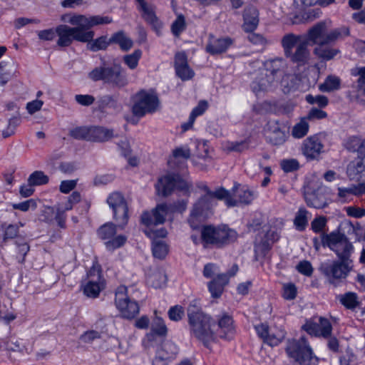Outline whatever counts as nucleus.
<instances>
[{
	"label": "nucleus",
	"mask_w": 365,
	"mask_h": 365,
	"mask_svg": "<svg viewBox=\"0 0 365 365\" xmlns=\"http://www.w3.org/2000/svg\"><path fill=\"white\" fill-rule=\"evenodd\" d=\"M169 251L168 245L161 239H154L152 242V252L155 258L163 259Z\"/></svg>",
	"instance_id": "nucleus-39"
},
{
	"label": "nucleus",
	"mask_w": 365,
	"mask_h": 365,
	"mask_svg": "<svg viewBox=\"0 0 365 365\" xmlns=\"http://www.w3.org/2000/svg\"><path fill=\"white\" fill-rule=\"evenodd\" d=\"M103 289V284L101 281H96V279H88L83 286V293L88 297L96 298L101 291Z\"/></svg>",
	"instance_id": "nucleus-37"
},
{
	"label": "nucleus",
	"mask_w": 365,
	"mask_h": 365,
	"mask_svg": "<svg viewBox=\"0 0 365 365\" xmlns=\"http://www.w3.org/2000/svg\"><path fill=\"white\" fill-rule=\"evenodd\" d=\"M187 312L191 335L210 349L215 339L214 332L211 329V318L202 312L197 299L190 302Z\"/></svg>",
	"instance_id": "nucleus-1"
},
{
	"label": "nucleus",
	"mask_w": 365,
	"mask_h": 365,
	"mask_svg": "<svg viewBox=\"0 0 365 365\" xmlns=\"http://www.w3.org/2000/svg\"><path fill=\"white\" fill-rule=\"evenodd\" d=\"M106 202L113 211V219L120 229H123L129 220L127 202L120 192H113L107 197Z\"/></svg>",
	"instance_id": "nucleus-10"
},
{
	"label": "nucleus",
	"mask_w": 365,
	"mask_h": 365,
	"mask_svg": "<svg viewBox=\"0 0 365 365\" xmlns=\"http://www.w3.org/2000/svg\"><path fill=\"white\" fill-rule=\"evenodd\" d=\"M69 135L76 140L88 141L89 127L79 126L74 128L70 130Z\"/></svg>",
	"instance_id": "nucleus-50"
},
{
	"label": "nucleus",
	"mask_w": 365,
	"mask_h": 365,
	"mask_svg": "<svg viewBox=\"0 0 365 365\" xmlns=\"http://www.w3.org/2000/svg\"><path fill=\"white\" fill-rule=\"evenodd\" d=\"M49 178L44 174L43 171L36 170L33 172L29 177L27 182L30 185L40 186L46 185L48 182Z\"/></svg>",
	"instance_id": "nucleus-44"
},
{
	"label": "nucleus",
	"mask_w": 365,
	"mask_h": 365,
	"mask_svg": "<svg viewBox=\"0 0 365 365\" xmlns=\"http://www.w3.org/2000/svg\"><path fill=\"white\" fill-rule=\"evenodd\" d=\"M340 303L347 309L355 310L361 302L359 301L356 293L352 292H346L338 296Z\"/></svg>",
	"instance_id": "nucleus-35"
},
{
	"label": "nucleus",
	"mask_w": 365,
	"mask_h": 365,
	"mask_svg": "<svg viewBox=\"0 0 365 365\" xmlns=\"http://www.w3.org/2000/svg\"><path fill=\"white\" fill-rule=\"evenodd\" d=\"M232 317L227 313L217 317L218 334L221 339L230 341L235 335V328L233 325Z\"/></svg>",
	"instance_id": "nucleus-21"
},
{
	"label": "nucleus",
	"mask_w": 365,
	"mask_h": 365,
	"mask_svg": "<svg viewBox=\"0 0 365 365\" xmlns=\"http://www.w3.org/2000/svg\"><path fill=\"white\" fill-rule=\"evenodd\" d=\"M306 101L309 104H317L320 108L326 107L329 102L327 97L322 95L313 96L312 95L309 94L306 96Z\"/></svg>",
	"instance_id": "nucleus-55"
},
{
	"label": "nucleus",
	"mask_w": 365,
	"mask_h": 365,
	"mask_svg": "<svg viewBox=\"0 0 365 365\" xmlns=\"http://www.w3.org/2000/svg\"><path fill=\"white\" fill-rule=\"evenodd\" d=\"M168 314L170 320L178 322L182 319V317L184 316V309L180 305H175L170 308Z\"/></svg>",
	"instance_id": "nucleus-56"
},
{
	"label": "nucleus",
	"mask_w": 365,
	"mask_h": 365,
	"mask_svg": "<svg viewBox=\"0 0 365 365\" xmlns=\"http://www.w3.org/2000/svg\"><path fill=\"white\" fill-rule=\"evenodd\" d=\"M174 66L177 76L182 81L190 80L195 75L193 70L188 65L187 55L184 51L175 53Z\"/></svg>",
	"instance_id": "nucleus-17"
},
{
	"label": "nucleus",
	"mask_w": 365,
	"mask_h": 365,
	"mask_svg": "<svg viewBox=\"0 0 365 365\" xmlns=\"http://www.w3.org/2000/svg\"><path fill=\"white\" fill-rule=\"evenodd\" d=\"M159 105V99L155 93L140 91L135 96L132 112L135 116L141 118L147 113H155Z\"/></svg>",
	"instance_id": "nucleus-12"
},
{
	"label": "nucleus",
	"mask_w": 365,
	"mask_h": 365,
	"mask_svg": "<svg viewBox=\"0 0 365 365\" xmlns=\"http://www.w3.org/2000/svg\"><path fill=\"white\" fill-rule=\"evenodd\" d=\"M187 205V200H180L167 205L165 203L158 205L151 212L145 211L143 212L140 220L145 226H152L163 224L165 221V216L168 212H183Z\"/></svg>",
	"instance_id": "nucleus-6"
},
{
	"label": "nucleus",
	"mask_w": 365,
	"mask_h": 365,
	"mask_svg": "<svg viewBox=\"0 0 365 365\" xmlns=\"http://www.w3.org/2000/svg\"><path fill=\"white\" fill-rule=\"evenodd\" d=\"M149 281L151 282V285L157 289V288H161L163 287L167 281V277L166 275L161 272H158L155 273H153L149 278Z\"/></svg>",
	"instance_id": "nucleus-52"
},
{
	"label": "nucleus",
	"mask_w": 365,
	"mask_h": 365,
	"mask_svg": "<svg viewBox=\"0 0 365 365\" xmlns=\"http://www.w3.org/2000/svg\"><path fill=\"white\" fill-rule=\"evenodd\" d=\"M304 196L309 207L321 209L327 205L326 196L320 188L313 190L307 186L304 188Z\"/></svg>",
	"instance_id": "nucleus-22"
},
{
	"label": "nucleus",
	"mask_w": 365,
	"mask_h": 365,
	"mask_svg": "<svg viewBox=\"0 0 365 365\" xmlns=\"http://www.w3.org/2000/svg\"><path fill=\"white\" fill-rule=\"evenodd\" d=\"M136 1L138 3V9L141 12L142 18L154 30L158 31L162 26V24L155 14L153 6L148 4L145 0H136Z\"/></svg>",
	"instance_id": "nucleus-18"
},
{
	"label": "nucleus",
	"mask_w": 365,
	"mask_h": 365,
	"mask_svg": "<svg viewBox=\"0 0 365 365\" xmlns=\"http://www.w3.org/2000/svg\"><path fill=\"white\" fill-rule=\"evenodd\" d=\"M341 34L339 29L328 32L327 24L320 21L310 28L307 34L301 35L302 38L309 45L322 43H332L335 42Z\"/></svg>",
	"instance_id": "nucleus-9"
},
{
	"label": "nucleus",
	"mask_w": 365,
	"mask_h": 365,
	"mask_svg": "<svg viewBox=\"0 0 365 365\" xmlns=\"http://www.w3.org/2000/svg\"><path fill=\"white\" fill-rule=\"evenodd\" d=\"M278 122H271L267 125V139L272 145H282L287 138L288 130H284Z\"/></svg>",
	"instance_id": "nucleus-20"
},
{
	"label": "nucleus",
	"mask_w": 365,
	"mask_h": 365,
	"mask_svg": "<svg viewBox=\"0 0 365 365\" xmlns=\"http://www.w3.org/2000/svg\"><path fill=\"white\" fill-rule=\"evenodd\" d=\"M149 227L150 226H147ZM144 233L149 237L150 238L153 239H160V238H164L167 236V230L164 228L158 229V230H153L151 228H147L144 230Z\"/></svg>",
	"instance_id": "nucleus-59"
},
{
	"label": "nucleus",
	"mask_w": 365,
	"mask_h": 365,
	"mask_svg": "<svg viewBox=\"0 0 365 365\" xmlns=\"http://www.w3.org/2000/svg\"><path fill=\"white\" fill-rule=\"evenodd\" d=\"M243 29L245 32L254 31L259 24V12L256 7L248 6L244 10Z\"/></svg>",
	"instance_id": "nucleus-26"
},
{
	"label": "nucleus",
	"mask_w": 365,
	"mask_h": 365,
	"mask_svg": "<svg viewBox=\"0 0 365 365\" xmlns=\"http://www.w3.org/2000/svg\"><path fill=\"white\" fill-rule=\"evenodd\" d=\"M341 81L339 77L329 76L324 82L319 86V90L322 92H331L339 89Z\"/></svg>",
	"instance_id": "nucleus-42"
},
{
	"label": "nucleus",
	"mask_w": 365,
	"mask_h": 365,
	"mask_svg": "<svg viewBox=\"0 0 365 365\" xmlns=\"http://www.w3.org/2000/svg\"><path fill=\"white\" fill-rule=\"evenodd\" d=\"M296 269L299 273L307 277H310L313 273L312 264L307 260L299 262L297 265Z\"/></svg>",
	"instance_id": "nucleus-60"
},
{
	"label": "nucleus",
	"mask_w": 365,
	"mask_h": 365,
	"mask_svg": "<svg viewBox=\"0 0 365 365\" xmlns=\"http://www.w3.org/2000/svg\"><path fill=\"white\" fill-rule=\"evenodd\" d=\"M67 16H63L62 20L68 21L73 26H75L73 29H77L78 34L76 36V41L80 42H86L92 40L94 37L95 33L93 31H88L92 28L91 18L87 17L84 15H73L66 20Z\"/></svg>",
	"instance_id": "nucleus-14"
},
{
	"label": "nucleus",
	"mask_w": 365,
	"mask_h": 365,
	"mask_svg": "<svg viewBox=\"0 0 365 365\" xmlns=\"http://www.w3.org/2000/svg\"><path fill=\"white\" fill-rule=\"evenodd\" d=\"M12 207L14 210H19L22 212H26L29 209L34 210L37 207V203L35 200L29 199L26 201L12 204Z\"/></svg>",
	"instance_id": "nucleus-54"
},
{
	"label": "nucleus",
	"mask_w": 365,
	"mask_h": 365,
	"mask_svg": "<svg viewBox=\"0 0 365 365\" xmlns=\"http://www.w3.org/2000/svg\"><path fill=\"white\" fill-rule=\"evenodd\" d=\"M117 227H118V223L115 225L113 222H108L98 230V237L103 240H108L105 242V245L109 251L122 247L126 242V237L124 235H120L114 237L116 234Z\"/></svg>",
	"instance_id": "nucleus-15"
},
{
	"label": "nucleus",
	"mask_w": 365,
	"mask_h": 365,
	"mask_svg": "<svg viewBox=\"0 0 365 365\" xmlns=\"http://www.w3.org/2000/svg\"><path fill=\"white\" fill-rule=\"evenodd\" d=\"M275 81L274 77L269 76L262 71L251 83V88L256 95H258L260 92L270 90Z\"/></svg>",
	"instance_id": "nucleus-28"
},
{
	"label": "nucleus",
	"mask_w": 365,
	"mask_h": 365,
	"mask_svg": "<svg viewBox=\"0 0 365 365\" xmlns=\"http://www.w3.org/2000/svg\"><path fill=\"white\" fill-rule=\"evenodd\" d=\"M202 189L206 193L204 196L215 197L220 200H225L229 207H234L237 205V200L232 198L230 192L222 187L217 188L215 191H211L207 185H204Z\"/></svg>",
	"instance_id": "nucleus-29"
},
{
	"label": "nucleus",
	"mask_w": 365,
	"mask_h": 365,
	"mask_svg": "<svg viewBox=\"0 0 365 365\" xmlns=\"http://www.w3.org/2000/svg\"><path fill=\"white\" fill-rule=\"evenodd\" d=\"M331 43H322L317 46L314 50V53L323 61H327L333 59L340 51L337 48L330 47Z\"/></svg>",
	"instance_id": "nucleus-34"
},
{
	"label": "nucleus",
	"mask_w": 365,
	"mask_h": 365,
	"mask_svg": "<svg viewBox=\"0 0 365 365\" xmlns=\"http://www.w3.org/2000/svg\"><path fill=\"white\" fill-rule=\"evenodd\" d=\"M255 329L258 336L267 344V339H268L267 337L270 331L269 326L266 323H260L255 325Z\"/></svg>",
	"instance_id": "nucleus-58"
},
{
	"label": "nucleus",
	"mask_w": 365,
	"mask_h": 365,
	"mask_svg": "<svg viewBox=\"0 0 365 365\" xmlns=\"http://www.w3.org/2000/svg\"><path fill=\"white\" fill-rule=\"evenodd\" d=\"M231 38H220L210 39L206 46V51L211 55H217L225 52L232 44Z\"/></svg>",
	"instance_id": "nucleus-27"
},
{
	"label": "nucleus",
	"mask_w": 365,
	"mask_h": 365,
	"mask_svg": "<svg viewBox=\"0 0 365 365\" xmlns=\"http://www.w3.org/2000/svg\"><path fill=\"white\" fill-rule=\"evenodd\" d=\"M238 186L239 187H234L235 197L238 198L240 203L245 205L250 204L256 196L255 192L250 190L247 186L240 187V185H238Z\"/></svg>",
	"instance_id": "nucleus-36"
},
{
	"label": "nucleus",
	"mask_w": 365,
	"mask_h": 365,
	"mask_svg": "<svg viewBox=\"0 0 365 365\" xmlns=\"http://www.w3.org/2000/svg\"><path fill=\"white\" fill-rule=\"evenodd\" d=\"M110 42L119 46L122 51H128L133 46V41L123 31H118L110 38Z\"/></svg>",
	"instance_id": "nucleus-32"
},
{
	"label": "nucleus",
	"mask_w": 365,
	"mask_h": 365,
	"mask_svg": "<svg viewBox=\"0 0 365 365\" xmlns=\"http://www.w3.org/2000/svg\"><path fill=\"white\" fill-rule=\"evenodd\" d=\"M186 29L185 16L179 14L171 25V31L175 36L178 37Z\"/></svg>",
	"instance_id": "nucleus-51"
},
{
	"label": "nucleus",
	"mask_w": 365,
	"mask_h": 365,
	"mask_svg": "<svg viewBox=\"0 0 365 365\" xmlns=\"http://www.w3.org/2000/svg\"><path fill=\"white\" fill-rule=\"evenodd\" d=\"M178 347L172 341H166L163 343L156 351V354L160 356L169 361L173 359L178 353Z\"/></svg>",
	"instance_id": "nucleus-38"
},
{
	"label": "nucleus",
	"mask_w": 365,
	"mask_h": 365,
	"mask_svg": "<svg viewBox=\"0 0 365 365\" xmlns=\"http://www.w3.org/2000/svg\"><path fill=\"white\" fill-rule=\"evenodd\" d=\"M113 137V130L101 126L89 127L88 141L103 143Z\"/></svg>",
	"instance_id": "nucleus-31"
},
{
	"label": "nucleus",
	"mask_w": 365,
	"mask_h": 365,
	"mask_svg": "<svg viewBox=\"0 0 365 365\" xmlns=\"http://www.w3.org/2000/svg\"><path fill=\"white\" fill-rule=\"evenodd\" d=\"M322 245L328 247L338 257V259L353 264L351 256L354 248L348 237L339 232H331L329 234L322 233L321 235Z\"/></svg>",
	"instance_id": "nucleus-4"
},
{
	"label": "nucleus",
	"mask_w": 365,
	"mask_h": 365,
	"mask_svg": "<svg viewBox=\"0 0 365 365\" xmlns=\"http://www.w3.org/2000/svg\"><path fill=\"white\" fill-rule=\"evenodd\" d=\"M1 228L4 230L3 241L6 242L8 240H13L18 236L19 232V226L17 224H8L2 222Z\"/></svg>",
	"instance_id": "nucleus-43"
},
{
	"label": "nucleus",
	"mask_w": 365,
	"mask_h": 365,
	"mask_svg": "<svg viewBox=\"0 0 365 365\" xmlns=\"http://www.w3.org/2000/svg\"><path fill=\"white\" fill-rule=\"evenodd\" d=\"M351 161L346 168V174L351 180L360 181L365 178V153Z\"/></svg>",
	"instance_id": "nucleus-19"
},
{
	"label": "nucleus",
	"mask_w": 365,
	"mask_h": 365,
	"mask_svg": "<svg viewBox=\"0 0 365 365\" xmlns=\"http://www.w3.org/2000/svg\"><path fill=\"white\" fill-rule=\"evenodd\" d=\"M228 284V277L225 274H220L208 283V289L213 298H219L222 295L225 287Z\"/></svg>",
	"instance_id": "nucleus-30"
},
{
	"label": "nucleus",
	"mask_w": 365,
	"mask_h": 365,
	"mask_svg": "<svg viewBox=\"0 0 365 365\" xmlns=\"http://www.w3.org/2000/svg\"><path fill=\"white\" fill-rule=\"evenodd\" d=\"M297 290L294 284L289 283L284 285L283 297L287 300H292L297 296Z\"/></svg>",
	"instance_id": "nucleus-63"
},
{
	"label": "nucleus",
	"mask_w": 365,
	"mask_h": 365,
	"mask_svg": "<svg viewBox=\"0 0 365 365\" xmlns=\"http://www.w3.org/2000/svg\"><path fill=\"white\" fill-rule=\"evenodd\" d=\"M86 43H87V49L93 52L106 50L108 46L111 44L110 38H108L106 36H101L95 40L93 38Z\"/></svg>",
	"instance_id": "nucleus-40"
},
{
	"label": "nucleus",
	"mask_w": 365,
	"mask_h": 365,
	"mask_svg": "<svg viewBox=\"0 0 365 365\" xmlns=\"http://www.w3.org/2000/svg\"><path fill=\"white\" fill-rule=\"evenodd\" d=\"M215 197L209 196H202L196 202L191 212V215L194 217H200L207 218L211 214V210L215 205Z\"/></svg>",
	"instance_id": "nucleus-25"
},
{
	"label": "nucleus",
	"mask_w": 365,
	"mask_h": 365,
	"mask_svg": "<svg viewBox=\"0 0 365 365\" xmlns=\"http://www.w3.org/2000/svg\"><path fill=\"white\" fill-rule=\"evenodd\" d=\"M307 214V211L302 208L299 209L297 212L294 220V224L297 230L303 231L305 230L308 223Z\"/></svg>",
	"instance_id": "nucleus-48"
},
{
	"label": "nucleus",
	"mask_w": 365,
	"mask_h": 365,
	"mask_svg": "<svg viewBox=\"0 0 365 365\" xmlns=\"http://www.w3.org/2000/svg\"><path fill=\"white\" fill-rule=\"evenodd\" d=\"M88 78L93 81H102L115 88H122L128 83L126 71L120 63L115 62L108 65L104 61L102 66L89 72Z\"/></svg>",
	"instance_id": "nucleus-2"
},
{
	"label": "nucleus",
	"mask_w": 365,
	"mask_h": 365,
	"mask_svg": "<svg viewBox=\"0 0 365 365\" xmlns=\"http://www.w3.org/2000/svg\"><path fill=\"white\" fill-rule=\"evenodd\" d=\"M309 124L307 118H302L292 128V135L295 138H302L304 137L309 130Z\"/></svg>",
	"instance_id": "nucleus-47"
},
{
	"label": "nucleus",
	"mask_w": 365,
	"mask_h": 365,
	"mask_svg": "<svg viewBox=\"0 0 365 365\" xmlns=\"http://www.w3.org/2000/svg\"><path fill=\"white\" fill-rule=\"evenodd\" d=\"M352 269L353 264L339 259L322 262L319 267L327 281L335 287L346 279Z\"/></svg>",
	"instance_id": "nucleus-8"
},
{
	"label": "nucleus",
	"mask_w": 365,
	"mask_h": 365,
	"mask_svg": "<svg viewBox=\"0 0 365 365\" xmlns=\"http://www.w3.org/2000/svg\"><path fill=\"white\" fill-rule=\"evenodd\" d=\"M285 351L287 356L299 365H317L318 359L304 336L289 339Z\"/></svg>",
	"instance_id": "nucleus-5"
},
{
	"label": "nucleus",
	"mask_w": 365,
	"mask_h": 365,
	"mask_svg": "<svg viewBox=\"0 0 365 365\" xmlns=\"http://www.w3.org/2000/svg\"><path fill=\"white\" fill-rule=\"evenodd\" d=\"M248 147L249 141L247 140H245L241 141L228 142L227 149L229 151L241 153L248 149Z\"/></svg>",
	"instance_id": "nucleus-53"
},
{
	"label": "nucleus",
	"mask_w": 365,
	"mask_h": 365,
	"mask_svg": "<svg viewBox=\"0 0 365 365\" xmlns=\"http://www.w3.org/2000/svg\"><path fill=\"white\" fill-rule=\"evenodd\" d=\"M156 193L163 197L170 195L174 190H187V182L177 173H168L158 178L155 185Z\"/></svg>",
	"instance_id": "nucleus-11"
},
{
	"label": "nucleus",
	"mask_w": 365,
	"mask_h": 365,
	"mask_svg": "<svg viewBox=\"0 0 365 365\" xmlns=\"http://www.w3.org/2000/svg\"><path fill=\"white\" fill-rule=\"evenodd\" d=\"M319 321V324L307 321L302 326V329L312 336L328 338L332 331L331 324L329 319L324 317H320Z\"/></svg>",
	"instance_id": "nucleus-16"
},
{
	"label": "nucleus",
	"mask_w": 365,
	"mask_h": 365,
	"mask_svg": "<svg viewBox=\"0 0 365 365\" xmlns=\"http://www.w3.org/2000/svg\"><path fill=\"white\" fill-rule=\"evenodd\" d=\"M309 45L302 36L294 34H287L282 38L284 56L297 66H302L308 63L310 57Z\"/></svg>",
	"instance_id": "nucleus-3"
},
{
	"label": "nucleus",
	"mask_w": 365,
	"mask_h": 365,
	"mask_svg": "<svg viewBox=\"0 0 365 365\" xmlns=\"http://www.w3.org/2000/svg\"><path fill=\"white\" fill-rule=\"evenodd\" d=\"M142 56V51L135 50L132 53L123 56V63L131 70H134L138 65L139 60Z\"/></svg>",
	"instance_id": "nucleus-46"
},
{
	"label": "nucleus",
	"mask_w": 365,
	"mask_h": 365,
	"mask_svg": "<svg viewBox=\"0 0 365 365\" xmlns=\"http://www.w3.org/2000/svg\"><path fill=\"white\" fill-rule=\"evenodd\" d=\"M352 76H359L357 88L359 96H365V66L351 69Z\"/></svg>",
	"instance_id": "nucleus-45"
},
{
	"label": "nucleus",
	"mask_w": 365,
	"mask_h": 365,
	"mask_svg": "<svg viewBox=\"0 0 365 365\" xmlns=\"http://www.w3.org/2000/svg\"><path fill=\"white\" fill-rule=\"evenodd\" d=\"M323 145L317 135L305 139L302 145L303 154L309 159H316L322 153Z\"/></svg>",
	"instance_id": "nucleus-23"
},
{
	"label": "nucleus",
	"mask_w": 365,
	"mask_h": 365,
	"mask_svg": "<svg viewBox=\"0 0 365 365\" xmlns=\"http://www.w3.org/2000/svg\"><path fill=\"white\" fill-rule=\"evenodd\" d=\"M286 332L283 329H279L277 331L271 328L268 339H267V344L270 346H277L285 337Z\"/></svg>",
	"instance_id": "nucleus-49"
},
{
	"label": "nucleus",
	"mask_w": 365,
	"mask_h": 365,
	"mask_svg": "<svg viewBox=\"0 0 365 365\" xmlns=\"http://www.w3.org/2000/svg\"><path fill=\"white\" fill-rule=\"evenodd\" d=\"M237 232L224 225L215 227L213 225L203 226L201 230V238L207 245H212L220 247L225 245L233 242L237 239Z\"/></svg>",
	"instance_id": "nucleus-7"
},
{
	"label": "nucleus",
	"mask_w": 365,
	"mask_h": 365,
	"mask_svg": "<svg viewBox=\"0 0 365 365\" xmlns=\"http://www.w3.org/2000/svg\"><path fill=\"white\" fill-rule=\"evenodd\" d=\"M327 225V218L323 216L315 217L311 223L312 230L319 233L322 231Z\"/></svg>",
	"instance_id": "nucleus-61"
},
{
	"label": "nucleus",
	"mask_w": 365,
	"mask_h": 365,
	"mask_svg": "<svg viewBox=\"0 0 365 365\" xmlns=\"http://www.w3.org/2000/svg\"><path fill=\"white\" fill-rule=\"evenodd\" d=\"M77 29L70 27L66 24H61L56 28V35L58 36L57 45L60 47H68L76 41V36L78 35Z\"/></svg>",
	"instance_id": "nucleus-24"
},
{
	"label": "nucleus",
	"mask_w": 365,
	"mask_h": 365,
	"mask_svg": "<svg viewBox=\"0 0 365 365\" xmlns=\"http://www.w3.org/2000/svg\"><path fill=\"white\" fill-rule=\"evenodd\" d=\"M265 69L263 72L266 75L272 76L275 80L279 79L284 73L283 71V61L282 59H273L265 62Z\"/></svg>",
	"instance_id": "nucleus-33"
},
{
	"label": "nucleus",
	"mask_w": 365,
	"mask_h": 365,
	"mask_svg": "<svg viewBox=\"0 0 365 365\" xmlns=\"http://www.w3.org/2000/svg\"><path fill=\"white\" fill-rule=\"evenodd\" d=\"M248 33L247 38L251 43L262 47L266 45L267 40L262 35L254 33L253 31H249Z\"/></svg>",
	"instance_id": "nucleus-62"
},
{
	"label": "nucleus",
	"mask_w": 365,
	"mask_h": 365,
	"mask_svg": "<svg viewBox=\"0 0 365 365\" xmlns=\"http://www.w3.org/2000/svg\"><path fill=\"white\" fill-rule=\"evenodd\" d=\"M168 329L164 321L160 317H156L151 326V331L148 334L149 339H151L153 335L165 336L167 334Z\"/></svg>",
	"instance_id": "nucleus-41"
},
{
	"label": "nucleus",
	"mask_w": 365,
	"mask_h": 365,
	"mask_svg": "<svg viewBox=\"0 0 365 365\" xmlns=\"http://www.w3.org/2000/svg\"><path fill=\"white\" fill-rule=\"evenodd\" d=\"M125 287H119L115 292V303L122 317L128 319L135 318L139 313L140 307L135 301H132L125 294Z\"/></svg>",
	"instance_id": "nucleus-13"
},
{
	"label": "nucleus",
	"mask_w": 365,
	"mask_h": 365,
	"mask_svg": "<svg viewBox=\"0 0 365 365\" xmlns=\"http://www.w3.org/2000/svg\"><path fill=\"white\" fill-rule=\"evenodd\" d=\"M272 245L269 240L263 239L259 245L255 246V252H259L263 257H265L271 250Z\"/></svg>",
	"instance_id": "nucleus-64"
},
{
	"label": "nucleus",
	"mask_w": 365,
	"mask_h": 365,
	"mask_svg": "<svg viewBox=\"0 0 365 365\" xmlns=\"http://www.w3.org/2000/svg\"><path fill=\"white\" fill-rule=\"evenodd\" d=\"M281 167L285 173H290L298 170L299 164L295 159L283 160L281 162Z\"/></svg>",
	"instance_id": "nucleus-57"
}]
</instances>
